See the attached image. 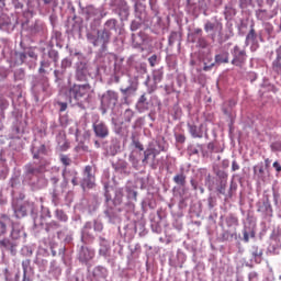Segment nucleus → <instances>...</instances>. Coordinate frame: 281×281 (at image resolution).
Masks as SVG:
<instances>
[{
    "mask_svg": "<svg viewBox=\"0 0 281 281\" xmlns=\"http://www.w3.org/2000/svg\"><path fill=\"white\" fill-rule=\"evenodd\" d=\"M151 156V153L149 151V149L147 148L145 151H144V158L142 160V162L144 164V166H146V164H148V159H150Z\"/></svg>",
    "mask_w": 281,
    "mask_h": 281,
    "instance_id": "38",
    "label": "nucleus"
},
{
    "mask_svg": "<svg viewBox=\"0 0 281 281\" xmlns=\"http://www.w3.org/2000/svg\"><path fill=\"white\" fill-rule=\"evenodd\" d=\"M132 144L138 150H144V145L139 142V139H136L135 136H132Z\"/></svg>",
    "mask_w": 281,
    "mask_h": 281,
    "instance_id": "34",
    "label": "nucleus"
},
{
    "mask_svg": "<svg viewBox=\"0 0 281 281\" xmlns=\"http://www.w3.org/2000/svg\"><path fill=\"white\" fill-rule=\"evenodd\" d=\"M226 190H227V180H221L220 184L217 186V192L220 194L225 195Z\"/></svg>",
    "mask_w": 281,
    "mask_h": 281,
    "instance_id": "27",
    "label": "nucleus"
},
{
    "mask_svg": "<svg viewBox=\"0 0 281 281\" xmlns=\"http://www.w3.org/2000/svg\"><path fill=\"white\" fill-rule=\"evenodd\" d=\"M12 223V218L5 213L0 214V236L8 234V225Z\"/></svg>",
    "mask_w": 281,
    "mask_h": 281,
    "instance_id": "10",
    "label": "nucleus"
},
{
    "mask_svg": "<svg viewBox=\"0 0 281 281\" xmlns=\"http://www.w3.org/2000/svg\"><path fill=\"white\" fill-rule=\"evenodd\" d=\"M236 238H238V235H236V233H232L229 231H224L222 233V240L223 241H228L232 243V240H236Z\"/></svg>",
    "mask_w": 281,
    "mask_h": 281,
    "instance_id": "19",
    "label": "nucleus"
},
{
    "mask_svg": "<svg viewBox=\"0 0 281 281\" xmlns=\"http://www.w3.org/2000/svg\"><path fill=\"white\" fill-rule=\"evenodd\" d=\"M52 67V63L49 60H42L41 66L38 68V74H47L45 69Z\"/></svg>",
    "mask_w": 281,
    "mask_h": 281,
    "instance_id": "24",
    "label": "nucleus"
},
{
    "mask_svg": "<svg viewBox=\"0 0 281 281\" xmlns=\"http://www.w3.org/2000/svg\"><path fill=\"white\" fill-rule=\"evenodd\" d=\"M8 106H9L8 100L0 99V109H1V111H5V109H8Z\"/></svg>",
    "mask_w": 281,
    "mask_h": 281,
    "instance_id": "45",
    "label": "nucleus"
},
{
    "mask_svg": "<svg viewBox=\"0 0 281 281\" xmlns=\"http://www.w3.org/2000/svg\"><path fill=\"white\" fill-rule=\"evenodd\" d=\"M95 256V252L88 247L82 246L79 251V260L80 262H89L90 260H93V257Z\"/></svg>",
    "mask_w": 281,
    "mask_h": 281,
    "instance_id": "9",
    "label": "nucleus"
},
{
    "mask_svg": "<svg viewBox=\"0 0 281 281\" xmlns=\"http://www.w3.org/2000/svg\"><path fill=\"white\" fill-rule=\"evenodd\" d=\"M173 182L177 186H181V188H186V175L184 173H178L173 177Z\"/></svg>",
    "mask_w": 281,
    "mask_h": 281,
    "instance_id": "21",
    "label": "nucleus"
},
{
    "mask_svg": "<svg viewBox=\"0 0 281 281\" xmlns=\"http://www.w3.org/2000/svg\"><path fill=\"white\" fill-rule=\"evenodd\" d=\"M16 216H25L27 212L25 211V207L21 206L20 209L15 210Z\"/></svg>",
    "mask_w": 281,
    "mask_h": 281,
    "instance_id": "44",
    "label": "nucleus"
},
{
    "mask_svg": "<svg viewBox=\"0 0 281 281\" xmlns=\"http://www.w3.org/2000/svg\"><path fill=\"white\" fill-rule=\"evenodd\" d=\"M32 154L34 159H40L41 155H47V147L45 144L40 145V147H33Z\"/></svg>",
    "mask_w": 281,
    "mask_h": 281,
    "instance_id": "13",
    "label": "nucleus"
},
{
    "mask_svg": "<svg viewBox=\"0 0 281 281\" xmlns=\"http://www.w3.org/2000/svg\"><path fill=\"white\" fill-rule=\"evenodd\" d=\"M176 142H178L179 144H183L186 142V136L182 134H178L176 136Z\"/></svg>",
    "mask_w": 281,
    "mask_h": 281,
    "instance_id": "49",
    "label": "nucleus"
},
{
    "mask_svg": "<svg viewBox=\"0 0 281 281\" xmlns=\"http://www.w3.org/2000/svg\"><path fill=\"white\" fill-rule=\"evenodd\" d=\"M58 227H60V224H58L56 221H53L48 224H46V232H52V229H58Z\"/></svg>",
    "mask_w": 281,
    "mask_h": 281,
    "instance_id": "32",
    "label": "nucleus"
},
{
    "mask_svg": "<svg viewBox=\"0 0 281 281\" xmlns=\"http://www.w3.org/2000/svg\"><path fill=\"white\" fill-rule=\"evenodd\" d=\"M244 243H249V233L247 231H244Z\"/></svg>",
    "mask_w": 281,
    "mask_h": 281,
    "instance_id": "56",
    "label": "nucleus"
},
{
    "mask_svg": "<svg viewBox=\"0 0 281 281\" xmlns=\"http://www.w3.org/2000/svg\"><path fill=\"white\" fill-rule=\"evenodd\" d=\"M232 170H233V172H236V170H240V166L238 165V162L236 160H233V162H232Z\"/></svg>",
    "mask_w": 281,
    "mask_h": 281,
    "instance_id": "50",
    "label": "nucleus"
},
{
    "mask_svg": "<svg viewBox=\"0 0 281 281\" xmlns=\"http://www.w3.org/2000/svg\"><path fill=\"white\" fill-rule=\"evenodd\" d=\"M21 234H23V228L12 223L11 238L13 240H19V238H21Z\"/></svg>",
    "mask_w": 281,
    "mask_h": 281,
    "instance_id": "18",
    "label": "nucleus"
},
{
    "mask_svg": "<svg viewBox=\"0 0 281 281\" xmlns=\"http://www.w3.org/2000/svg\"><path fill=\"white\" fill-rule=\"evenodd\" d=\"M257 35H256V30L254 27L250 29L249 33L246 36V43H254L256 41Z\"/></svg>",
    "mask_w": 281,
    "mask_h": 281,
    "instance_id": "25",
    "label": "nucleus"
},
{
    "mask_svg": "<svg viewBox=\"0 0 281 281\" xmlns=\"http://www.w3.org/2000/svg\"><path fill=\"white\" fill-rule=\"evenodd\" d=\"M231 55L233 56L232 65L235 67L243 68L245 63H247V50L238 45L231 49Z\"/></svg>",
    "mask_w": 281,
    "mask_h": 281,
    "instance_id": "2",
    "label": "nucleus"
},
{
    "mask_svg": "<svg viewBox=\"0 0 281 281\" xmlns=\"http://www.w3.org/2000/svg\"><path fill=\"white\" fill-rule=\"evenodd\" d=\"M189 133L192 137L201 139L203 138V133L199 132V128L194 124L188 123Z\"/></svg>",
    "mask_w": 281,
    "mask_h": 281,
    "instance_id": "17",
    "label": "nucleus"
},
{
    "mask_svg": "<svg viewBox=\"0 0 281 281\" xmlns=\"http://www.w3.org/2000/svg\"><path fill=\"white\" fill-rule=\"evenodd\" d=\"M119 95L117 92L113 90H108L101 98V106L102 109H114L115 104H117Z\"/></svg>",
    "mask_w": 281,
    "mask_h": 281,
    "instance_id": "5",
    "label": "nucleus"
},
{
    "mask_svg": "<svg viewBox=\"0 0 281 281\" xmlns=\"http://www.w3.org/2000/svg\"><path fill=\"white\" fill-rule=\"evenodd\" d=\"M31 265H32V260L30 259H25L22 261L23 281H30V278H27V270L30 269Z\"/></svg>",
    "mask_w": 281,
    "mask_h": 281,
    "instance_id": "20",
    "label": "nucleus"
},
{
    "mask_svg": "<svg viewBox=\"0 0 281 281\" xmlns=\"http://www.w3.org/2000/svg\"><path fill=\"white\" fill-rule=\"evenodd\" d=\"M121 5L124 8L126 5V1L121 0Z\"/></svg>",
    "mask_w": 281,
    "mask_h": 281,
    "instance_id": "64",
    "label": "nucleus"
},
{
    "mask_svg": "<svg viewBox=\"0 0 281 281\" xmlns=\"http://www.w3.org/2000/svg\"><path fill=\"white\" fill-rule=\"evenodd\" d=\"M71 183L72 186H78V171H72Z\"/></svg>",
    "mask_w": 281,
    "mask_h": 281,
    "instance_id": "48",
    "label": "nucleus"
},
{
    "mask_svg": "<svg viewBox=\"0 0 281 281\" xmlns=\"http://www.w3.org/2000/svg\"><path fill=\"white\" fill-rule=\"evenodd\" d=\"M147 149H149V151L151 153L150 155H151L153 159H157V155H159V153H161V150H158L155 147H149Z\"/></svg>",
    "mask_w": 281,
    "mask_h": 281,
    "instance_id": "41",
    "label": "nucleus"
},
{
    "mask_svg": "<svg viewBox=\"0 0 281 281\" xmlns=\"http://www.w3.org/2000/svg\"><path fill=\"white\" fill-rule=\"evenodd\" d=\"M204 32L209 34L212 41H216V34H218V36L223 34V23L218 21H215V22L206 21L204 24Z\"/></svg>",
    "mask_w": 281,
    "mask_h": 281,
    "instance_id": "3",
    "label": "nucleus"
},
{
    "mask_svg": "<svg viewBox=\"0 0 281 281\" xmlns=\"http://www.w3.org/2000/svg\"><path fill=\"white\" fill-rule=\"evenodd\" d=\"M153 79L155 85H159V82H161V80L164 79V72H161L160 70H155Z\"/></svg>",
    "mask_w": 281,
    "mask_h": 281,
    "instance_id": "26",
    "label": "nucleus"
},
{
    "mask_svg": "<svg viewBox=\"0 0 281 281\" xmlns=\"http://www.w3.org/2000/svg\"><path fill=\"white\" fill-rule=\"evenodd\" d=\"M190 182H191V186H192L193 190H196V188H198L196 182L194 180H191Z\"/></svg>",
    "mask_w": 281,
    "mask_h": 281,
    "instance_id": "61",
    "label": "nucleus"
},
{
    "mask_svg": "<svg viewBox=\"0 0 281 281\" xmlns=\"http://www.w3.org/2000/svg\"><path fill=\"white\" fill-rule=\"evenodd\" d=\"M193 34H195L198 36H201L203 34V30L202 29H194Z\"/></svg>",
    "mask_w": 281,
    "mask_h": 281,
    "instance_id": "55",
    "label": "nucleus"
},
{
    "mask_svg": "<svg viewBox=\"0 0 281 281\" xmlns=\"http://www.w3.org/2000/svg\"><path fill=\"white\" fill-rule=\"evenodd\" d=\"M109 41H111V32H109L106 29H103L101 31H98L97 38L93 41L94 47H98L99 45H108Z\"/></svg>",
    "mask_w": 281,
    "mask_h": 281,
    "instance_id": "6",
    "label": "nucleus"
},
{
    "mask_svg": "<svg viewBox=\"0 0 281 281\" xmlns=\"http://www.w3.org/2000/svg\"><path fill=\"white\" fill-rule=\"evenodd\" d=\"M59 111L63 113V112H65V111H67V103H65V102H60L59 103Z\"/></svg>",
    "mask_w": 281,
    "mask_h": 281,
    "instance_id": "53",
    "label": "nucleus"
},
{
    "mask_svg": "<svg viewBox=\"0 0 281 281\" xmlns=\"http://www.w3.org/2000/svg\"><path fill=\"white\" fill-rule=\"evenodd\" d=\"M59 159L63 164V166H65L64 170H63V178L65 183H69V180L67 179V166H71V158H69V156L61 154L59 156Z\"/></svg>",
    "mask_w": 281,
    "mask_h": 281,
    "instance_id": "12",
    "label": "nucleus"
},
{
    "mask_svg": "<svg viewBox=\"0 0 281 281\" xmlns=\"http://www.w3.org/2000/svg\"><path fill=\"white\" fill-rule=\"evenodd\" d=\"M48 56L49 58H53L54 63H58V52L53 50L48 54Z\"/></svg>",
    "mask_w": 281,
    "mask_h": 281,
    "instance_id": "47",
    "label": "nucleus"
},
{
    "mask_svg": "<svg viewBox=\"0 0 281 281\" xmlns=\"http://www.w3.org/2000/svg\"><path fill=\"white\" fill-rule=\"evenodd\" d=\"M138 106H148V99L146 98V94H143L137 102Z\"/></svg>",
    "mask_w": 281,
    "mask_h": 281,
    "instance_id": "35",
    "label": "nucleus"
},
{
    "mask_svg": "<svg viewBox=\"0 0 281 281\" xmlns=\"http://www.w3.org/2000/svg\"><path fill=\"white\" fill-rule=\"evenodd\" d=\"M259 173L265 175V168L262 166L259 167Z\"/></svg>",
    "mask_w": 281,
    "mask_h": 281,
    "instance_id": "63",
    "label": "nucleus"
},
{
    "mask_svg": "<svg viewBox=\"0 0 281 281\" xmlns=\"http://www.w3.org/2000/svg\"><path fill=\"white\" fill-rule=\"evenodd\" d=\"M16 58H19L21 65H23V63H25V60H27V54L25 53H15Z\"/></svg>",
    "mask_w": 281,
    "mask_h": 281,
    "instance_id": "40",
    "label": "nucleus"
},
{
    "mask_svg": "<svg viewBox=\"0 0 281 281\" xmlns=\"http://www.w3.org/2000/svg\"><path fill=\"white\" fill-rule=\"evenodd\" d=\"M104 198H105V205H106V209L104 211L105 216H108V218H115V210L113 209V206H111L112 198L109 190H105Z\"/></svg>",
    "mask_w": 281,
    "mask_h": 281,
    "instance_id": "8",
    "label": "nucleus"
},
{
    "mask_svg": "<svg viewBox=\"0 0 281 281\" xmlns=\"http://www.w3.org/2000/svg\"><path fill=\"white\" fill-rule=\"evenodd\" d=\"M26 172H27V175H41V167L36 168V167L29 165L26 167Z\"/></svg>",
    "mask_w": 281,
    "mask_h": 281,
    "instance_id": "29",
    "label": "nucleus"
},
{
    "mask_svg": "<svg viewBox=\"0 0 281 281\" xmlns=\"http://www.w3.org/2000/svg\"><path fill=\"white\" fill-rule=\"evenodd\" d=\"M26 55H29L30 58H36V54L34 52H29Z\"/></svg>",
    "mask_w": 281,
    "mask_h": 281,
    "instance_id": "60",
    "label": "nucleus"
},
{
    "mask_svg": "<svg viewBox=\"0 0 281 281\" xmlns=\"http://www.w3.org/2000/svg\"><path fill=\"white\" fill-rule=\"evenodd\" d=\"M251 255L255 258V262H260V260H262V249L258 248V246L252 247Z\"/></svg>",
    "mask_w": 281,
    "mask_h": 281,
    "instance_id": "22",
    "label": "nucleus"
},
{
    "mask_svg": "<svg viewBox=\"0 0 281 281\" xmlns=\"http://www.w3.org/2000/svg\"><path fill=\"white\" fill-rule=\"evenodd\" d=\"M199 148L201 149V148H203V146L202 145H196V146H194V145H190L189 147H188V153H189V155L190 156H192V155H199Z\"/></svg>",
    "mask_w": 281,
    "mask_h": 281,
    "instance_id": "28",
    "label": "nucleus"
},
{
    "mask_svg": "<svg viewBox=\"0 0 281 281\" xmlns=\"http://www.w3.org/2000/svg\"><path fill=\"white\" fill-rule=\"evenodd\" d=\"M216 177H218L221 181H227V172H225L224 170H218L216 172Z\"/></svg>",
    "mask_w": 281,
    "mask_h": 281,
    "instance_id": "39",
    "label": "nucleus"
},
{
    "mask_svg": "<svg viewBox=\"0 0 281 281\" xmlns=\"http://www.w3.org/2000/svg\"><path fill=\"white\" fill-rule=\"evenodd\" d=\"M57 216H58L59 221H64V223L67 222V215H65V213L58 212Z\"/></svg>",
    "mask_w": 281,
    "mask_h": 281,
    "instance_id": "51",
    "label": "nucleus"
},
{
    "mask_svg": "<svg viewBox=\"0 0 281 281\" xmlns=\"http://www.w3.org/2000/svg\"><path fill=\"white\" fill-rule=\"evenodd\" d=\"M45 5H49V3H53L54 0H43Z\"/></svg>",
    "mask_w": 281,
    "mask_h": 281,
    "instance_id": "62",
    "label": "nucleus"
},
{
    "mask_svg": "<svg viewBox=\"0 0 281 281\" xmlns=\"http://www.w3.org/2000/svg\"><path fill=\"white\" fill-rule=\"evenodd\" d=\"M198 45L202 49H205V47H207V40H205V37H203V36L199 37L198 38Z\"/></svg>",
    "mask_w": 281,
    "mask_h": 281,
    "instance_id": "37",
    "label": "nucleus"
},
{
    "mask_svg": "<svg viewBox=\"0 0 281 281\" xmlns=\"http://www.w3.org/2000/svg\"><path fill=\"white\" fill-rule=\"evenodd\" d=\"M272 69L278 76H281V50H277V58L272 64Z\"/></svg>",
    "mask_w": 281,
    "mask_h": 281,
    "instance_id": "14",
    "label": "nucleus"
},
{
    "mask_svg": "<svg viewBox=\"0 0 281 281\" xmlns=\"http://www.w3.org/2000/svg\"><path fill=\"white\" fill-rule=\"evenodd\" d=\"M215 63H217V65H223V64L229 63V53L223 52V53L215 55Z\"/></svg>",
    "mask_w": 281,
    "mask_h": 281,
    "instance_id": "15",
    "label": "nucleus"
},
{
    "mask_svg": "<svg viewBox=\"0 0 281 281\" xmlns=\"http://www.w3.org/2000/svg\"><path fill=\"white\" fill-rule=\"evenodd\" d=\"M272 166L277 170V172H281V165H280V162L274 161Z\"/></svg>",
    "mask_w": 281,
    "mask_h": 281,
    "instance_id": "54",
    "label": "nucleus"
},
{
    "mask_svg": "<svg viewBox=\"0 0 281 281\" xmlns=\"http://www.w3.org/2000/svg\"><path fill=\"white\" fill-rule=\"evenodd\" d=\"M131 30H132V32H135V31L139 30V23L133 22L132 25H131Z\"/></svg>",
    "mask_w": 281,
    "mask_h": 281,
    "instance_id": "52",
    "label": "nucleus"
},
{
    "mask_svg": "<svg viewBox=\"0 0 281 281\" xmlns=\"http://www.w3.org/2000/svg\"><path fill=\"white\" fill-rule=\"evenodd\" d=\"M93 92L91 83H74L69 87L67 95L70 102H75L77 106H82L85 102H89L91 93Z\"/></svg>",
    "mask_w": 281,
    "mask_h": 281,
    "instance_id": "1",
    "label": "nucleus"
},
{
    "mask_svg": "<svg viewBox=\"0 0 281 281\" xmlns=\"http://www.w3.org/2000/svg\"><path fill=\"white\" fill-rule=\"evenodd\" d=\"M95 187V173L93 172V167L91 165H88L85 167L83 170V178L81 181V188H88L91 190V188Z\"/></svg>",
    "mask_w": 281,
    "mask_h": 281,
    "instance_id": "4",
    "label": "nucleus"
},
{
    "mask_svg": "<svg viewBox=\"0 0 281 281\" xmlns=\"http://www.w3.org/2000/svg\"><path fill=\"white\" fill-rule=\"evenodd\" d=\"M93 131L94 135L100 137V139H105V137L109 135V126H106V124L103 122L93 124Z\"/></svg>",
    "mask_w": 281,
    "mask_h": 281,
    "instance_id": "7",
    "label": "nucleus"
},
{
    "mask_svg": "<svg viewBox=\"0 0 281 281\" xmlns=\"http://www.w3.org/2000/svg\"><path fill=\"white\" fill-rule=\"evenodd\" d=\"M178 38H179V33L171 32V34L169 35V38H168L169 45H175V43L177 42Z\"/></svg>",
    "mask_w": 281,
    "mask_h": 281,
    "instance_id": "33",
    "label": "nucleus"
},
{
    "mask_svg": "<svg viewBox=\"0 0 281 281\" xmlns=\"http://www.w3.org/2000/svg\"><path fill=\"white\" fill-rule=\"evenodd\" d=\"M157 55H151L149 58H148V63L150 65V67H155V65H157Z\"/></svg>",
    "mask_w": 281,
    "mask_h": 281,
    "instance_id": "43",
    "label": "nucleus"
},
{
    "mask_svg": "<svg viewBox=\"0 0 281 281\" xmlns=\"http://www.w3.org/2000/svg\"><path fill=\"white\" fill-rule=\"evenodd\" d=\"M207 150H210V153H218V149H216V145H214V143L207 144Z\"/></svg>",
    "mask_w": 281,
    "mask_h": 281,
    "instance_id": "46",
    "label": "nucleus"
},
{
    "mask_svg": "<svg viewBox=\"0 0 281 281\" xmlns=\"http://www.w3.org/2000/svg\"><path fill=\"white\" fill-rule=\"evenodd\" d=\"M256 16L258 21H270V19H273V15L269 14L267 10L259 9L256 11Z\"/></svg>",
    "mask_w": 281,
    "mask_h": 281,
    "instance_id": "16",
    "label": "nucleus"
},
{
    "mask_svg": "<svg viewBox=\"0 0 281 281\" xmlns=\"http://www.w3.org/2000/svg\"><path fill=\"white\" fill-rule=\"evenodd\" d=\"M229 221H232V223H238V218H236L234 215L229 216Z\"/></svg>",
    "mask_w": 281,
    "mask_h": 281,
    "instance_id": "59",
    "label": "nucleus"
},
{
    "mask_svg": "<svg viewBox=\"0 0 281 281\" xmlns=\"http://www.w3.org/2000/svg\"><path fill=\"white\" fill-rule=\"evenodd\" d=\"M102 224H98V223H95L94 224V229H95V232H102Z\"/></svg>",
    "mask_w": 281,
    "mask_h": 281,
    "instance_id": "58",
    "label": "nucleus"
},
{
    "mask_svg": "<svg viewBox=\"0 0 281 281\" xmlns=\"http://www.w3.org/2000/svg\"><path fill=\"white\" fill-rule=\"evenodd\" d=\"M122 199H124V191L122 189H119L115 193L114 203H117L120 205L122 203Z\"/></svg>",
    "mask_w": 281,
    "mask_h": 281,
    "instance_id": "30",
    "label": "nucleus"
},
{
    "mask_svg": "<svg viewBox=\"0 0 281 281\" xmlns=\"http://www.w3.org/2000/svg\"><path fill=\"white\" fill-rule=\"evenodd\" d=\"M15 80H23L25 78V71L23 69H19L14 72Z\"/></svg>",
    "mask_w": 281,
    "mask_h": 281,
    "instance_id": "36",
    "label": "nucleus"
},
{
    "mask_svg": "<svg viewBox=\"0 0 281 281\" xmlns=\"http://www.w3.org/2000/svg\"><path fill=\"white\" fill-rule=\"evenodd\" d=\"M10 247H12V241L10 239L4 238V239L0 240L1 249H10Z\"/></svg>",
    "mask_w": 281,
    "mask_h": 281,
    "instance_id": "31",
    "label": "nucleus"
},
{
    "mask_svg": "<svg viewBox=\"0 0 281 281\" xmlns=\"http://www.w3.org/2000/svg\"><path fill=\"white\" fill-rule=\"evenodd\" d=\"M76 81L77 82H85V83L89 82L87 67L82 66V67L77 68Z\"/></svg>",
    "mask_w": 281,
    "mask_h": 281,
    "instance_id": "11",
    "label": "nucleus"
},
{
    "mask_svg": "<svg viewBox=\"0 0 281 281\" xmlns=\"http://www.w3.org/2000/svg\"><path fill=\"white\" fill-rule=\"evenodd\" d=\"M212 67H214V64H211L209 66H207V64H204L203 71H210V69H212Z\"/></svg>",
    "mask_w": 281,
    "mask_h": 281,
    "instance_id": "57",
    "label": "nucleus"
},
{
    "mask_svg": "<svg viewBox=\"0 0 281 281\" xmlns=\"http://www.w3.org/2000/svg\"><path fill=\"white\" fill-rule=\"evenodd\" d=\"M116 25H117V20L115 19L108 20L104 24V30H106L108 32H111V30H115Z\"/></svg>",
    "mask_w": 281,
    "mask_h": 281,
    "instance_id": "23",
    "label": "nucleus"
},
{
    "mask_svg": "<svg viewBox=\"0 0 281 281\" xmlns=\"http://www.w3.org/2000/svg\"><path fill=\"white\" fill-rule=\"evenodd\" d=\"M69 67H71V60H69L68 58L63 59L61 60V69H67Z\"/></svg>",
    "mask_w": 281,
    "mask_h": 281,
    "instance_id": "42",
    "label": "nucleus"
}]
</instances>
